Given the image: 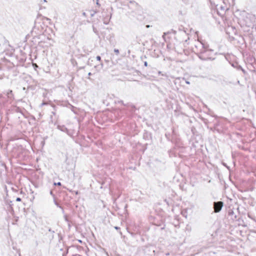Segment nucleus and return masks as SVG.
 <instances>
[{
  "label": "nucleus",
  "instance_id": "1",
  "mask_svg": "<svg viewBox=\"0 0 256 256\" xmlns=\"http://www.w3.org/2000/svg\"><path fill=\"white\" fill-rule=\"evenodd\" d=\"M207 46L208 45L204 44L203 42L199 40H195L194 46H192V50L200 58V55L204 52Z\"/></svg>",
  "mask_w": 256,
  "mask_h": 256
},
{
  "label": "nucleus",
  "instance_id": "13",
  "mask_svg": "<svg viewBox=\"0 0 256 256\" xmlns=\"http://www.w3.org/2000/svg\"><path fill=\"white\" fill-rule=\"evenodd\" d=\"M186 82L187 84H190V82L188 81H186Z\"/></svg>",
  "mask_w": 256,
  "mask_h": 256
},
{
  "label": "nucleus",
  "instance_id": "5",
  "mask_svg": "<svg viewBox=\"0 0 256 256\" xmlns=\"http://www.w3.org/2000/svg\"><path fill=\"white\" fill-rule=\"evenodd\" d=\"M166 34H165V33H164V34L162 36V38H163V39L164 40V41L166 42V46L167 48H168V46H169V44H168V42H167V40H166Z\"/></svg>",
  "mask_w": 256,
  "mask_h": 256
},
{
  "label": "nucleus",
  "instance_id": "6",
  "mask_svg": "<svg viewBox=\"0 0 256 256\" xmlns=\"http://www.w3.org/2000/svg\"><path fill=\"white\" fill-rule=\"evenodd\" d=\"M54 185H57V186H61V183L60 182H58L57 183H54Z\"/></svg>",
  "mask_w": 256,
  "mask_h": 256
},
{
  "label": "nucleus",
  "instance_id": "10",
  "mask_svg": "<svg viewBox=\"0 0 256 256\" xmlns=\"http://www.w3.org/2000/svg\"><path fill=\"white\" fill-rule=\"evenodd\" d=\"M96 4L98 5V6H100V4H99V2H98V0H97L96 1Z\"/></svg>",
  "mask_w": 256,
  "mask_h": 256
},
{
  "label": "nucleus",
  "instance_id": "11",
  "mask_svg": "<svg viewBox=\"0 0 256 256\" xmlns=\"http://www.w3.org/2000/svg\"><path fill=\"white\" fill-rule=\"evenodd\" d=\"M233 214V212L232 211L229 212V214Z\"/></svg>",
  "mask_w": 256,
  "mask_h": 256
},
{
  "label": "nucleus",
  "instance_id": "15",
  "mask_svg": "<svg viewBox=\"0 0 256 256\" xmlns=\"http://www.w3.org/2000/svg\"><path fill=\"white\" fill-rule=\"evenodd\" d=\"M255 29L256 30V26H255Z\"/></svg>",
  "mask_w": 256,
  "mask_h": 256
},
{
  "label": "nucleus",
  "instance_id": "2",
  "mask_svg": "<svg viewBox=\"0 0 256 256\" xmlns=\"http://www.w3.org/2000/svg\"><path fill=\"white\" fill-rule=\"evenodd\" d=\"M214 54V50L208 48V46L206 47L204 52L200 55V58L202 60H214L212 58V55Z\"/></svg>",
  "mask_w": 256,
  "mask_h": 256
},
{
  "label": "nucleus",
  "instance_id": "8",
  "mask_svg": "<svg viewBox=\"0 0 256 256\" xmlns=\"http://www.w3.org/2000/svg\"><path fill=\"white\" fill-rule=\"evenodd\" d=\"M32 66H33L34 68H38V65H37L36 64H35V63H33V64H32Z\"/></svg>",
  "mask_w": 256,
  "mask_h": 256
},
{
  "label": "nucleus",
  "instance_id": "12",
  "mask_svg": "<svg viewBox=\"0 0 256 256\" xmlns=\"http://www.w3.org/2000/svg\"><path fill=\"white\" fill-rule=\"evenodd\" d=\"M144 66H147V62H144Z\"/></svg>",
  "mask_w": 256,
  "mask_h": 256
},
{
  "label": "nucleus",
  "instance_id": "9",
  "mask_svg": "<svg viewBox=\"0 0 256 256\" xmlns=\"http://www.w3.org/2000/svg\"><path fill=\"white\" fill-rule=\"evenodd\" d=\"M16 200L17 202H20V201H21V198H17L16 199Z\"/></svg>",
  "mask_w": 256,
  "mask_h": 256
},
{
  "label": "nucleus",
  "instance_id": "3",
  "mask_svg": "<svg viewBox=\"0 0 256 256\" xmlns=\"http://www.w3.org/2000/svg\"><path fill=\"white\" fill-rule=\"evenodd\" d=\"M223 204H224V203L222 201L214 202V212H220L223 206Z\"/></svg>",
  "mask_w": 256,
  "mask_h": 256
},
{
  "label": "nucleus",
  "instance_id": "4",
  "mask_svg": "<svg viewBox=\"0 0 256 256\" xmlns=\"http://www.w3.org/2000/svg\"><path fill=\"white\" fill-rule=\"evenodd\" d=\"M182 4L185 6H193L194 0H182Z\"/></svg>",
  "mask_w": 256,
  "mask_h": 256
},
{
  "label": "nucleus",
  "instance_id": "14",
  "mask_svg": "<svg viewBox=\"0 0 256 256\" xmlns=\"http://www.w3.org/2000/svg\"><path fill=\"white\" fill-rule=\"evenodd\" d=\"M164 45H165V44H162V46H164Z\"/></svg>",
  "mask_w": 256,
  "mask_h": 256
},
{
  "label": "nucleus",
  "instance_id": "7",
  "mask_svg": "<svg viewBox=\"0 0 256 256\" xmlns=\"http://www.w3.org/2000/svg\"><path fill=\"white\" fill-rule=\"evenodd\" d=\"M96 60L100 61L101 60V58L100 56H96Z\"/></svg>",
  "mask_w": 256,
  "mask_h": 256
}]
</instances>
